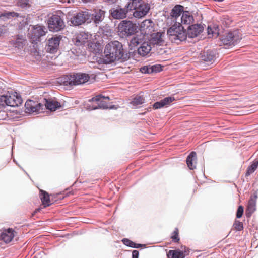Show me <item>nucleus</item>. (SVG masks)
Segmentation results:
<instances>
[{"mask_svg":"<svg viewBox=\"0 0 258 258\" xmlns=\"http://www.w3.org/2000/svg\"><path fill=\"white\" fill-rule=\"evenodd\" d=\"M103 62L110 64L116 61L124 62L131 57L128 51L124 49L122 43L118 41H112L108 43L105 47Z\"/></svg>","mask_w":258,"mask_h":258,"instance_id":"nucleus-1","label":"nucleus"},{"mask_svg":"<svg viewBox=\"0 0 258 258\" xmlns=\"http://www.w3.org/2000/svg\"><path fill=\"white\" fill-rule=\"evenodd\" d=\"M169 40L172 43L180 44L187 38L186 30L182 25L178 22L171 26L167 32Z\"/></svg>","mask_w":258,"mask_h":258,"instance_id":"nucleus-2","label":"nucleus"},{"mask_svg":"<svg viewBox=\"0 0 258 258\" xmlns=\"http://www.w3.org/2000/svg\"><path fill=\"white\" fill-rule=\"evenodd\" d=\"M129 46L131 49L137 48L138 53L142 56H145L151 50V46L149 43L146 41L144 35L142 34L136 35L130 40Z\"/></svg>","mask_w":258,"mask_h":258,"instance_id":"nucleus-3","label":"nucleus"},{"mask_svg":"<svg viewBox=\"0 0 258 258\" xmlns=\"http://www.w3.org/2000/svg\"><path fill=\"white\" fill-rule=\"evenodd\" d=\"M220 40L223 45L232 47L237 45L242 39V35L238 30L230 31L220 37Z\"/></svg>","mask_w":258,"mask_h":258,"instance_id":"nucleus-4","label":"nucleus"},{"mask_svg":"<svg viewBox=\"0 0 258 258\" xmlns=\"http://www.w3.org/2000/svg\"><path fill=\"white\" fill-rule=\"evenodd\" d=\"M90 78V76L86 73H78L67 75L62 84L64 86H74L85 84Z\"/></svg>","mask_w":258,"mask_h":258,"instance_id":"nucleus-5","label":"nucleus"},{"mask_svg":"<svg viewBox=\"0 0 258 258\" xmlns=\"http://www.w3.org/2000/svg\"><path fill=\"white\" fill-rule=\"evenodd\" d=\"M137 31V26L132 21H122L118 26V32L122 37H126L134 35Z\"/></svg>","mask_w":258,"mask_h":258,"instance_id":"nucleus-6","label":"nucleus"},{"mask_svg":"<svg viewBox=\"0 0 258 258\" xmlns=\"http://www.w3.org/2000/svg\"><path fill=\"white\" fill-rule=\"evenodd\" d=\"M48 28L52 32H58L65 27L64 22L61 17L57 15H53L48 20Z\"/></svg>","mask_w":258,"mask_h":258,"instance_id":"nucleus-7","label":"nucleus"},{"mask_svg":"<svg viewBox=\"0 0 258 258\" xmlns=\"http://www.w3.org/2000/svg\"><path fill=\"white\" fill-rule=\"evenodd\" d=\"M62 37L60 35H55L49 38L45 47L46 52L52 54L56 53Z\"/></svg>","mask_w":258,"mask_h":258,"instance_id":"nucleus-8","label":"nucleus"},{"mask_svg":"<svg viewBox=\"0 0 258 258\" xmlns=\"http://www.w3.org/2000/svg\"><path fill=\"white\" fill-rule=\"evenodd\" d=\"M89 17L88 12L82 11L77 13L76 15L72 17L68 21V23L70 26H78L85 22L89 23Z\"/></svg>","mask_w":258,"mask_h":258,"instance_id":"nucleus-9","label":"nucleus"},{"mask_svg":"<svg viewBox=\"0 0 258 258\" xmlns=\"http://www.w3.org/2000/svg\"><path fill=\"white\" fill-rule=\"evenodd\" d=\"M217 53L215 50H207L201 53L200 58L201 63L209 66L215 62L217 58Z\"/></svg>","mask_w":258,"mask_h":258,"instance_id":"nucleus-10","label":"nucleus"},{"mask_svg":"<svg viewBox=\"0 0 258 258\" xmlns=\"http://www.w3.org/2000/svg\"><path fill=\"white\" fill-rule=\"evenodd\" d=\"M105 13L106 11L101 9H94L91 14L88 12V22L93 21L96 25L99 24L104 20Z\"/></svg>","mask_w":258,"mask_h":258,"instance_id":"nucleus-11","label":"nucleus"},{"mask_svg":"<svg viewBox=\"0 0 258 258\" xmlns=\"http://www.w3.org/2000/svg\"><path fill=\"white\" fill-rule=\"evenodd\" d=\"M109 97L108 96H104L102 95H97L89 100V102H95L97 104V106L92 107L93 110L97 109H107L108 104L105 100H109Z\"/></svg>","mask_w":258,"mask_h":258,"instance_id":"nucleus-12","label":"nucleus"},{"mask_svg":"<svg viewBox=\"0 0 258 258\" xmlns=\"http://www.w3.org/2000/svg\"><path fill=\"white\" fill-rule=\"evenodd\" d=\"M43 105L40 103L31 100H27L25 104L26 113L38 112L43 109Z\"/></svg>","mask_w":258,"mask_h":258,"instance_id":"nucleus-13","label":"nucleus"},{"mask_svg":"<svg viewBox=\"0 0 258 258\" xmlns=\"http://www.w3.org/2000/svg\"><path fill=\"white\" fill-rule=\"evenodd\" d=\"M128 12L126 7L124 8L118 6L116 8H113L109 10L111 17L115 19H122L126 17V14Z\"/></svg>","mask_w":258,"mask_h":258,"instance_id":"nucleus-14","label":"nucleus"},{"mask_svg":"<svg viewBox=\"0 0 258 258\" xmlns=\"http://www.w3.org/2000/svg\"><path fill=\"white\" fill-rule=\"evenodd\" d=\"M150 7L149 4L142 1L140 6L137 7L133 13V16L136 18H141L146 16L149 12Z\"/></svg>","mask_w":258,"mask_h":258,"instance_id":"nucleus-15","label":"nucleus"},{"mask_svg":"<svg viewBox=\"0 0 258 258\" xmlns=\"http://www.w3.org/2000/svg\"><path fill=\"white\" fill-rule=\"evenodd\" d=\"M203 27L200 24L189 25L186 32L187 37L191 38L196 37L203 32Z\"/></svg>","mask_w":258,"mask_h":258,"instance_id":"nucleus-16","label":"nucleus"},{"mask_svg":"<svg viewBox=\"0 0 258 258\" xmlns=\"http://www.w3.org/2000/svg\"><path fill=\"white\" fill-rule=\"evenodd\" d=\"M16 232L12 228H9L0 232V240L5 243H9L13 239Z\"/></svg>","mask_w":258,"mask_h":258,"instance_id":"nucleus-17","label":"nucleus"},{"mask_svg":"<svg viewBox=\"0 0 258 258\" xmlns=\"http://www.w3.org/2000/svg\"><path fill=\"white\" fill-rule=\"evenodd\" d=\"M44 100L46 109L51 111H54L61 107L60 102L56 101L55 99L45 98Z\"/></svg>","mask_w":258,"mask_h":258,"instance_id":"nucleus-18","label":"nucleus"},{"mask_svg":"<svg viewBox=\"0 0 258 258\" xmlns=\"http://www.w3.org/2000/svg\"><path fill=\"white\" fill-rule=\"evenodd\" d=\"M175 100V98L173 96H168L159 101L155 102L153 105V107L155 109H160L164 106L170 105Z\"/></svg>","mask_w":258,"mask_h":258,"instance_id":"nucleus-19","label":"nucleus"},{"mask_svg":"<svg viewBox=\"0 0 258 258\" xmlns=\"http://www.w3.org/2000/svg\"><path fill=\"white\" fill-rule=\"evenodd\" d=\"M27 42L26 37L22 34H18L16 36L15 40L12 41V44L18 49L21 50L25 45Z\"/></svg>","mask_w":258,"mask_h":258,"instance_id":"nucleus-20","label":"nucleus"},{"mask_svg":"<svg viewBox=\"0 0 258 258\" xmlns=\"http://www.w3.org/2000/svg\"><path fill=\"white\" fill-rule=\"evenodd\" d=\"M8 96L7 106L11 107L18 106L22 103V99L19 94Z\"/></svg>","mask_w":258,"mask_h":258,"instance_id":"nucleus-21","label":"nucleus"},{"mask_svg":"<svg viewBox=\"0 0 258 258\" xmlns=\"http://www.w3.org/2000/svg\"><path fill=\"white\" fill-rule=\"evenodd\" d=\"M257 197V195H255L254 197H251L248 201L246 210V215L247 217H250L256 210V199Z\"/></svg>","mask_w":258,"mask_h":258,"instance_id":"nucleus-22","label":"nucleus"},{"mask_svg":"<svg viewBox=\"0 0 258 258\" xmlns=\"http://www.w3.org/2000/svg\"><path fill=\"white\" fill-rule=\"evenodd\" d=\"M46 28L42 26L36 25L33 26V29L32 32V36L36 39H39L41 36L45 35Z\"/></svg>","mask_w":258,"mask_h":258,"instance_id":"nucleus-23","label":"nucleus"},{"mask_svg":"<svg viewBox=\"0 0 258 258\" xmlns=\"http://www.w3.org/2000/svg\"><path fill=\"white\" fill-rule=\"evenodd\" d=\"M88 35L84 32L78 34L73 39L74 44L77 46H81L85 44L88 39Z\"/></svg>","mask_w":258,"mask_h":258,"instance_id":"nucleus-24","label":"nucleus"},{"mask_svg":"<svg viewBox=\"0 0 258 258\" xmlns=\"http://www.w3.org/2000/svg\"><path fill=\"white\" fill-rule=\"evenodd\" d=\"M150 41L153 45H162L164 42L162 39V33L160 32L153 33L151 35Z\"/></svg>","mask_w":258,"mask_h":258,"instance_id":"nucleus-25","label":"nucleus"},{"mask_svg":"<svg viewBox=\"0 0 258 258\" xmlns=\"http://www.w3.org/2000/svg\"><path fill=\"white\" fill-rule=\"evenodd\" d=\"M183 12H184L183 11V6L180 5H176L172 9L170 13V16L172 18H175L176 21L177 18L179 17L181 13Z\"/></svg>","mask_w":258,"mask_h":258,"instance_id":"nucleus-26","label":"nucleus"},{"mask_svg":"<svg viewBox=\"0 0 258 258\" xmlns=\"http://www.w3.org/2000/svg\"><path fill=\"white\" fill-rule=\"evenodd\" d=\"M40 198L44 207L49 206L50 203L49 195L45 191L40 190Z\"/></svg>","mask_w":258,"mask_h":258,"instance_id":"nucleus-27","label":"nucleus"},{"mask_svg":"<svg viewBox=\"0 0 258 258\" xmlns=\"http://www.w3.org/2000/svg\"><path fill=\"white\" fill-rule=\"evenodd\" d=\"M19 16V13L13 11H5L0 14V20L6 21L13 17H18Z\"/></svg>","mask_w":258,"mask_h":258,"instance_id":"nucleus-28","label":"nucleus"},{"mask_svg":"<svg viewBox=\"0 0 258 258\" xmlns=\"http://www.w3.org/2000/svg\"><path fill=\"white\" fill-rule=\"evenodd\" d=\"M194 21L192 15H190L188 11H185L182 13L181 17V22L183 25L190 24Z\"/></svg>","mask_w":258,"mask_h":258,"instance_id":"nucleus-29","label":"nucleus"},{"mask_svg":"<svg viewBox=\"0 0 258 258\" xmlns=\"http://www.w3.org/2000/svg\"><path fill=\"white\" fill-rule=\"evenodd\" d=\"M196 159V153L191 152L186 158V163L190 170H194L196 166L194 164V161Z\"/></svg>","mask_w":258,"mask_h":258,"instance_id":"nucleus-30","label":"nucleus"},{"mask_svg":"<svg viewBox=\"0 0 258 258\" xmlns=\"http://www.w3.org/2000/svg\"><path fill=\"white\" fill-rule=\"evenodd\" d=\"M168 258H184L185 256L183 253V251L178 250H170L167 253Z\"/></svg>","mask_w":258,"mask_h":258,"instance_id":"nucleus-31","label":"nucleus"},{"mask_svg":"<svg viewBox=\"0 0 258 258\" xmlns=\"http://www.w3.org/2000/svg\"><path fill=\"white\" fill-rule=\"evenodd\" d=\"M130 2L125 6L128 11H132L136 10L139 7L143 0H129Z\"/></svg>","mask_w":258,"mask_h":258,"instance_id":"nucleus-32","label":"nucleus"},{"mask_svg":"<svg viewBox=\"0 0 258 258\" xmlns=\"http://www.w3.org/2000/svg\"><path fill=\"white\" fill-rule=\"evenodd\" d=\"M219 27L217 25H210L208 26V35L212 34L213 36H217L219 35Z\"/></svg>","mask_w":258,"mask_h":258,"instance_id":"nucleus-33","label":"nucleus"},{"mask_svg":"<svg viewBox=\"0 0 258 258\" xmlns=\"http://www.w3.org/2000/svg\"><path fill=\"white\" fill-rule=\"evenodd\" d=\"M145 102V99L142 96H136L131 101V103L134 106L141 105Z\"/></svg>","mask_w":258,"mask_h":258,"instance_id":"nucleus-34","label":"nucleus"},{"mask_svg":"<svg viewBox=\"0 0 258 258\" xmlns=\"http://www.w3.org/2000/svg\"><path fill=\"white\" fill-rule=\"evenodd\" d=\"M257 167L258 166L253 161V163L248 167L245 174V176H248L253 173L256 170Z\"/></svg>","mask_w":258,"mask_h":258,"instance_id":"nucleus-35","label":"nucleus"},{"mask_svg":"<svg viewBox=\"0 0 258 258\" xmlns=\"http://www.w3.org/2000/svg\"><path fill=\"white\" fill-rule=\"evenodd\" d=\"M18 5L22 8H25L30 6V0H18Z\"/></svg>","mask_w":258,"mask_h":258,"instance_id":"nucleus-36","label":"nucleus"},{"mask_svg":"<svg viewBox=\"0 0 258 258\" xmlns=\"http://www.w3.org/2000/svg\"><path fill=\"white\" fill-rule=\"evenodd\" d=\"M151 66H144L140 69V71L144 74H152Z\"/></svg>","mask_w":258,"mask_h":258,"instance_id":"nucleus-37","label":"nucleus"},{"mask_svg":"<svg viewBox=\"0 0 258 258\" xmlns=\"http://www.w3.org/2000/svg\"><path fill=\"white\" fill-rule=\"evenodd\" d=\"M122 241L124 245L130 247L134 248L135 247V243L127 238H123Z\"/></svg>","mask_w":258,"mask_h":258,"instance_id":"nucleus-38","label":"nucleus"},{"mask_svg":"<svg viewBox=\"0 0 258 258\" xmlns=\"http://www.w3.org/2000/svg\"><path fill=\"white\" fill-rule=\"evenodd\" d=\"M152 73L160 72L162 70V67L160 64H155L151 66Z\"/></svg>","mask_w":258,"mask_h":258,"instance_id":"nucleus-39","label":"nucleus"},{"mask_svg":"<svg viewBox=\"0 0 258 258\" xmlns=\"http://www.w3.org/2000/svg\"><path fill=\"white\" fill-rule=\"evenodd\" d=\"M234 228L237 231H241L243 229V225L242 222L239 221H235L234 224Z\"/></svg>","mask_w":258,"mask_h":258,"instance_id":"nucleus-40","label":"nucleus"},{"mask_svg":"<svg viewBox=\"0 0 258 258\" xmlns=\"http://www.w3.org/2000/svg\"><path fill=\"white\" fill-rule=\"evenodd\" d=\"M8 95L0 96V105L2 106H7Z\"/></svg>","mask_w":258,"mask_h":258,"instance_id":"nucleus-41","label":"nucleus"},{"mask_svg":"<svg viewBox=\"0 0 258 258\" xmlns=\"http://www.w3.org/2000/svg\"><path fill=\"white\" fill-rule=\"evenodd\" d=\"M243 212L244 208L243 206L241 205L239 206L236 212V217L237 218H240L243 214Z\"/></svg>","mask_w":258,"mask_h":258,"instance_id":"nucleus-42","label":"nucleus"},{"mask_svg":"<svg viewBox=\"0 0 258 258\" xmlns=\"http://www.w3.org/2000/svg\"><path fill=\"white\" fill-rule=\"evenodd\" d=\"M173 235L171 236L172 241L174 242H177L179 241V238L178 237V229L176 228L175 230L173 232Z\"/></svg>","mask_w":258,"mask_h":258,"instance_id":"nucleus-43","label":"nucleus"},{"mask_svg":"<svg viewBox=\"0 0 258 258\" xmlns=\"http://www.w3.org/2000/svg\"><path fill=\"white\" fill-rule=\"evenodd\" d=\"M139 253L137 250H134L132 251V258H139Z\"/></svg>","mask_w":258,"mask_h":258,"instance_id":"nucleus-44","label":"nucleus"},{"mask_svg":"<svg viewBox=\"0 0 258 258\" xmlns=\"http://www.w3.org/2000/svg\"><path fill=\"white\" fill-rule=\"evenodd\" d=\"M182 251H183V253L185 256L189 255L190 252L189 249L185 246H184V250H182Z\"/></svg>","mask_w":258,"mask_h":258,"instance_id":"nucleus-45","label":"nucleus"},{"mask_svg":"<svg viewBox=\"0 0 258 258\" xmlns=\"http://www.w3.org/2000/svg\"><path fill=\"white\" fill-rule=\"evenodd\" d=\"M146 245L145 244H137L135 243V247H134V248H139L141 247H145Z\"/></svg>","mask_w":258,"mask_h":258,"instance_id":"nucleus-46","label":"nucleus"},{"mask_svg":"<svg viewBox=\"0 0 258 258\" xmlns=\"http://www.w3.org/2000/svg\"><path fill=\"white\" fill-rule=\"evenodd\" d=\"M116 108H117V107L114 105H108L107 109H116Z\"/></svg>","mask_w":258,"mask_h":258,"instance_id":"nucleus-47","label":"nucleus"},{"mask_svg":"<svg viewBox=\"0 0 258 258\" xmlns=\"http://www.w3.org/2000/svg\"><path fill=\"white\" fill-rule=\"evenodd\" d=\"M4 33H5L4 30L2 28H0V36Z\"/></svg>","mask_w":258,"mask_h":258,"instance_id":"nucleus-48","label":"nucleus"},{"mask_svg":"<svg viewBox=\"0 0 258 258\" xmlns=\"http://www.w3.org/2000/svg\"><path fill=\"white\" fill-rule=\"evenodd\" d=\"M40 211V208H38V209L35 210V213H37L38 212H39Z\"/></svg>","mask_w":258,"mask_h":258,"instance_id":"nucleus-49","label":"nucleus"},{"mask_svg":"<svg viewBox=\"0 0 258 258\" xmlns=\"http://www.w3.org/2000/svg\"><path fill=\"white\" fill-rule=\"evenodd\" d=\"M254 162L255 163V164L258 166V160L257 161H254Z\"/></svg>","mask_w":258,"mask_h":258,"instance_id":"nucleus-50","label":"nucleus"},{"mask_svg":"<svg viewBox=\"0 0 258 258\" xmlns=\"http://www.w3.org/2000/svg\"><path fill=\"white\" fill-rule=\"evenodd\" d=\"M181 250H184V246H181Z\"/></svg>","mask_w":258,"mask_h":258,"instance_id":"nucleus-51","label":"nucleus"}]
</instances>
